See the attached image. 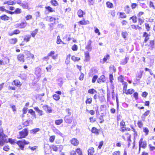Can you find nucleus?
<instances>
[{
	"mask_svg": "<svg viewBox=\"0 0 155 155\" xmlns=\"http://www.w3.org/2000/svg\"><path fill=\"white\" fill-rule=\"evenodd\" d=\"M29 143L28 142L26 141L25 140H21L18 141H17V143L21 150H23L25 145L28 144H29Z\"/></svg>",
	"mask_w": 155,
	"mask_h": 155,
	"instance_id": "obj_1",
	"label": "nucleus"
},
{
	"mask_svg": "<svg viewBox=\"0 0 155 155\" xmlns=\"http://www.w3.org/2000/svg\"><path fill=\"white\" fill-rule=\"evenodd\" d=\"M20 138L25 137L28 135V131L27 128H25L19 132Z\"/></svg>",
	"mask_w": 155,
	"mask_h": 155,
	"instance_id": "obj_2",
	"label": "nucleus"
},
{
	"mask_svg": "<svg viewBox=\"0 0 155 155\" xmlns=\"http://www.w3.org/2000/svg\"><path fill=\"white\" fill-rule=\"evenodd\" d=\"M8 142L7 140L5 139V137L3 136V132L0 134V145L2 146L5 143Z\"/></svg>",
	"mask_w": 155,
	"mask_h": 155,
	"instance_id": "obj_3",
	"label": "nucleus"
},
{
	"mask_svg": "<svg viewBox=\"0 0 155 155\" xmlns=\"http://www.w3.org/2000/svg\"><path fill=\"white\" fill-rule=\"evenodd\" d=\"M143 139H141L139 141V147L143 148H145L147 146V143L145 141H143Z\"/></svg>",
	"mask_w": 155,
	"mask_h": 155,
	"instance_id": "obj_4",
	"label": "nucleus"
},
{
	"mask_svg": "<svg viewBox=\"0 0 155 155\" xmlns=\"http://www.w3.org/2000/svg\"><path fill=\"white\" fill-rule=\"evenodd\" d=\"M65 122L68 123L70 124L72 121V117L69 115H66L64 118Z\"/></svg>",
	"mask_w": 155,
	"mask_h": 155,
	"instance_id": "obj_5",
	"label": "nucleus"
},
{
	"mask_svg": "<svg viewBox=\"0 0 155 155\" xmlns=\"http://www.w3.org/2000/svg\"><path fill=\"white\" fill-rule=\"evenodd\" d=\"M92 42L91 40H89L87 42V46L85 47V49L89 51H91L92 49L91 46V44Z\"/></svg>",
	"mask_w": 155,
	"mask_h": 155,
	"instance_id": "obj_6",
	"label": "nucleus"
},
{
	"mask_svg": "<svg viewBox=\"0 0 155 155\" xmlns=\"http://www.w3.org/2000/svg\"><path fill=\"white\" fill-rule=\"evenodd\" d=\"M84 54L85 59L84 61L86 62L89 61L90 59L89 53L88 51H86L85 52Z\"/></svg>",
	"mask_w": 155,
	"mask_h": 155,
	"instance_id": "obj_7",
	"label": "nucleus"
},
{
	"mask_svg": "<svg viewBox=\"0 0 155 155\" xmlns=\"http://www.w3.org/2000/svg\"><path fill=\"white\" fill-rule=\"evenodd\" d=\"M41 69L39 68H37L35 69V74L38 78L41 77Z\"/></svg>",
	"mask_w": 155,
	"mask_h": 155,
	"instance_id": "obj_8",
	"label": "nucleus"
},
{
	"mask_svg": "<svg viewBox=\"0 0 155 155\" xmlns=\"http://www.w3.org/2000/svg\"><path fill=\"white\" fill-rule=\"evenodd\" d=\"M24 56L23 54H19L18 55L17 58L18 60L20 61L23 62H24Z\"/></svg>",
	"mask_w": 155,
	"mask_h": 155,
	"instance_id": "obj_9",
	"label": "nucleus"
},
{
	"mask_svg": "<svg viewBox=\"0 0 155 155\" xmlns=\"http://www.w3.org/2000/svg\"><path fill=\"white\" fill-rule=\"evenodd\" d=\"M27 25V23L26 22H22L21 23L18 24V27L21 28H25Z\"/></svg>",
	"mask_w": 155,
	"mask_h": 155,
	"instance_id": "obj_10",
	"label": "nucleus"
},
{
	"mask_svg": "<svg viewBox=\"0 0 155 155\" xmlns=\"http://www.w3.org/2000/svg\"><path fill=\"white\" fill-rule=\"evenodd\" d=\"M105 81V77L103 75L101 76L100 78L98 79L97 80L98 83H101L102 82H104Z\"/></svg>",
	"mask_w": 155,
	"mask_h": 155,
	"instance_id": "obj_11",
	"label": "nucleus"
},
{
	"mask_svg": "<svg viewBox=\"0 0 155 155\" xmlns=\"http://www.w3.org/2000/svg\"><path fill=\"white\" fill-rule=\"evenodd\" d=\"M31 38V36L30 35H25L24 37L23 40L24 41H26V42H28Z\"/></svg>",
	"mask_w": 155,
	"mask_h": 155,
	"instance_id": "obj_12",
	"label": "nucleus"
},
{
	"mask_svg": "<svg viewBox=\"0 0 155 155\" xmlns=\"http://www.w3.org/2000/svg\"><path fill=\"white\" fill-rule=\"evenodd\" d=\"M13 82L14 84L16 86L20 87L21 85V83L20 81L18 80H15L13 81Z\"/></svg>",
	"mask_w": 155,
	"mask_h": 155,
	"instance_id": "obj_13",
	"label": "nucleus"
},
{
	"mask_svg": "<svg viewBox=\"0 0 155 155\" xmlns=\"http://www.w3.org/2000/svg\"><path fill=\"white\" fill-rule=\"evenodd\" d=\"M87 151L88 155H93L94 151V148L92 147H91L88 149Z\"/></svg>",
	"mask_w": 155,
	"mask_h": 155,
	"instance_id": "obj_14",
	"label": "nucleus"
},
{
	"mask_svg": "<svg viewBox=\"0 0 155 155\" xmlns=\"http://www.w3.org/2000/svg\"><path fill=\"white\" fill-rule=\"evenodd\" d=\"M71 143L74 146L77 145L78 144L79 142L75 138H73L71 140Z\"/></svg>",
	"mask_w": 155,
	"mask_h": 155,
	"instance_id": "obj_15",
	"label": "nucleus"
},
{
	"mask_svg": "<svg viewBox=\"0 0 155 155\" xmlns=\"http://www.w3.org/2000/svg\"><path fill=\"white\" fill-rule=\"evenodd\" d=\"M78 16L80 18L83 17V15L85 14V13L82 10H79L77 12Z\"/></svg>",
	"mask_w": 155,
	"mask_h": 155,
	"instance_id": "obj_16",
	"label": "nucleus"
},
{
	"mask_svg": "<svg viewBox=\"0 0 155 155\" xmlns=\"http://www.w3.org/2000/svg\"><path fill=\"white\" fill-rule=\"evenodd\" d=\"M9 41L11 44H15L17 42L18 40L17 38H14L10 39Z\"/></svg>",
	"mask_w": 155,
	"mask_h": 155,
	"instance_id": "obj_17",
	"label": "nucleus"
},
{
	"mask_svg": "<svg viewBox=\"0 0 155 155\" xmlns=\"http://www.w3.org/2000/svg\"><path fill=\"white\" fill-rule=\"evenodd\" d=\"M26 56V58H34V55L33 54H31L29 51H28L27 53Z\"/></svg>",
	"mask_w": 155,
	"mask_h": 155,
	"instance_id": "obj_18",
	"label": "nucleus"
},
{
	"mask_svg": "<svg viewBox=\"0 0 155 155\" xmlns=\"http://www.w3.org/2000/svg\"><path fill=\"white\" fill-rule=\"evenodd\" d=\"M15 3L14 2L11 1V0H9L8 1H6L5 2H4V4H8V5H14L15 4Z\"/></svg>",
	"mask_w": 155,
	"mask_h": 155,
	"instance_id": "obj_19",
	"label": "nucleus"
},
{
	"mask_svg": "<svg viewBox=\"0 0 155 155\" xmlns=\"http://www.w3.org/2000/svg\"><path fill=\"white\" fill-rule=\"evenodd\" d=\"M58 84L60 87L61 86L63 83V80L61 78H59L58 79Z\"/></svg>",
	"mask_w": 155,
	"mask_h": 155,
	"instance_id": "obj_20",
	"label": "nucleus"
},
{
	"mask_svg": "<svg viewBox=\"0 0 155 155\" xmlns=\"http://www.w3.org/2000/svg\"><path fill=\"white\" fill-rule=\"evenodd\" d=\"M40 130H41L39 128H36L30 130V133L31 134H35L36 133L39 131Z\"/></svg>",
	"mask_w": 155,
	"mask_h": 155,
	"instance_id": "obj_21",
	"label": "nucleus"
},
{
	"mask_svg": "<svg viewBox=\"0 0 155 155\" xmlns=\"http://www.w3.org/2000/svg\"><path fill=\"white\" fill-rule=\"evenodd\" d=\"M129 59V58L128 57H126L123 60L120 62V64L124 65L127 62V61Z\"/></svg>",
	"mask_w": 155,
	"mask_h": 155,
	"instance_id": "obj_22",
	"label": "nucleus"
},
{
	"mask_svg": "<svg viewBox=\"0 0 155 155\" xmlns=\"http://www.w3.org/2000/svg\"><path fill=\"white\" fill-rule=\"evenodd\" d=\"M1 19L3 20H8L9 19V17L6 15H3L0 17Z\"/></svg>",
	"mask_w": 155,
	"mask_h": 155,
	"instance_id": "obj_23",
	"label": "nucleus"
},
{
	"mask_svg": "<svg viewBox=\"0 0 155 155\" xmlns=\"http://www.w3.org/2000/svg\"><path fill=\"white\" fill-rule=\"evenodd\" d=\"M71 57V55L68 54L67 57L66 59L65 60V63L66 64H69L70 62V58Z\"/></svg>",
	"mask_w": 155,
	"mask_h": 155,
	"instance_id": "obj_24",
	"label": "nucleus"
},
{
	"mask_svg": "<svg viewBox=\"0 0 155 155\" xmlns=\"http://www.w3.org/2000/svg\"><path fill=\"white\" fill-rule=\"evenodd\" d=\"M38 31V29H36L34 31H32L31 33V35L34 38L35 37V35L37 33Z\"/></svg>",
	"mask_w": 155,
	"mask_h": 155,
	"instance_id": "obj_25",
	"label": "nucleus"
},
{
	"mask_svg": "<svg viewBox=\"0 0 155 155\" xmlns=\"http://www.w3.org/2000/svg\"><path fill=\"white\" fill-rule=\"evenodd\" d=\"M123 84L124 85L123 91L124 92V93L127 91V83L126 82H123Z\"/></svg>",
	"mask_w": 155,
	"mask_h": 155,
	"instance_id": "obj_26",
	"label": "nucleus"
},
{
	"mask_svg": "<svg viewBox=\"0 0 155 155\" xmlns=\"http://www.w3.org/2000/svg\"><path fill=\"white\" fill-rule=\"evenodd\" d=\"M58 18H53L52 17H51L49 18V21L51 22H53L54 24H56L55 21L57 20H58Z\"/></svg>",
	"mask_w": 155,
	"mask_h": 155,
	"instance_id": "obj_27",
	"label": "nucleus"
},
{
	"mask_svg": "<svg viewBox=\"0 0 155 155\" xmlns=\"http://www.w3.org/2000/svg\"><path fill=\"white\" fill-rule=\"evenodd\" d=\"M91 131L93 133L97 134H99L98 130L95 127H93L92 128Z\"/></svg>",
	"mask_w": 155,
	"mask_h": 155,
	"instance_id": "obj_28",
	"label": "nucleus"
},
{
	"mask_svg": "<svg viewBox=\"0 0 155 155\" xmlns=\"http://www.w3.org/2000/svg\"><path fill=\"white\" fill-rule=\"evenodd\" d=\"M92 101V98L91 97H87L85 103L86 104H91Z\"/></svg>",
	"mask_w": 155,
	"mask_h": 155,
	"instance_id": "obj_29",
	"label": "nucleus"
},
{
	"mask_svg": "<svg viewBox=\"0 0 155 155\" xmlns=\"http://www.w3.org/2000/svg\"><path fill=\"white\" fill-rule=\"evenodd\" d=\"M45 8L49 12H55L54 10H53L52 8L50 6H46Z\"/></svg>",
	"mask_w": 155,
	"mask_h": 155,
	"instance_id": "obj_30",
	"label": "nucleus"
},
{
	"mask_svg": "<svg viewBox=\"0 0 155 155\" xmlns=\"http://www.w3.org/2000/svg\"><path fill=\"white\" fill-rule=\"evenodd\" d=\"M134 91V90L133 89H130L127 91V92H125L126 94H131Z\"/></svg>",
	"mask_w": 155,
	"mask_h": 155,
	"instance_id": "obj_31",
	"label": "nucleus"
},
{
	"mask_svg": "<svg viewBox=\"0 0 155 155\" xmlns=\"http://www.w3.org/2000/svg\"><path fill=\"white\" fill-rule=\"evenodd\" d=\"M110 58V55L107 54L105 57L103 59V62H102V64H104V62H106L107 60L109 59Z\"/></svg>",
	"mask_w": 155,
	"mask_h": 155,
	"instance_id": "obj_32",
	"label": "nucleus"
},
{
	"mask_svg": "<svg viewBox=\"0 0 155 155\" xmlns=\"http://www.w3.org/2000/svg\"><path fill=\"white\" fill-rule=\"evenodd\" d=\"M88 92L89 93L93 94L95 93H96L97 91L94 89L92 88L89 89L88 91Z\"/></svg>",
	"mask_w": 155,
	"mask_h": 155,
	"instance_id": "obj_33",
	"label": "nucleus"
},
{
	"mask_svg": "<svg viewBox=\"0 0 155 155\" xmlns=\"http://www.w3.org/2000/svg\"><path fill=\"white\" fill-rule=\"evenodd\" d=\"M62 122L63 120L62 119L56 120L55 121V123L57 125H59L62 123Z\"/></svg>",
	"mask_w": 155,
	"mask_h": 155,
	"instance_id": "obj_34",
	"label": "nucleus"
},
{
	"mask_svg": "<svg viewBox=\"0 0 155 155\" xmlns=\"http://www.w3.org/2000/svg\"><path fill=\"white\" fill-rule=\"evenodd\" d=\"M130 19H132L134 23H135L137 22V17L136 16H133L130 18Z\"/></svg>",
	"mask_w": 155,
	"mask_h": 155,
	"instance_id": "obj_35",
	"label": "nucleus"
},
{
	"mask_svg": "<svg viewBox=\"0 0 155 155\" xmlns=\"http://www.w3.org/2000/svg\"><path fill=\"white\" fill-rule=\"evenodd\" d=\"M71 59L74 61H78L80 60V58L78 57H76L73 56L71 57Z\"/></svg>",
	"mask_w": 155,
	"mask_h": 155,
	"instance_id": "obj_36",
	"label": "nucleus"
},
{
	"mask_svg": "<svg viewBox=\"0 0 155 155\" xmlns=\"http://www.w3.org/2000/svg\"><path fill=\"white\" fill-rule=\"evenodd\" d=\"M53 98L56 101H58L60 99L59 95L57 94H54L53 96Z\"/></svg>",
	"mask_w": 155,
	"mask_h": 155,
	"instance_id": "obj_37",
	"label": "nucleus"
},
{
	"mask_svg": "<svg viewBox=\"0 0 155 155\" xmlns=\"http://www.w3.org/2000/svg\"><path fill=\"white\" fill-rule=\"evenodd\" d=\"M51 148L53 150L56 151L58 149V147L55 145H52L51 147Z\"/></svg>",
	"mask_w": 155,
	"mask_h": 155,
	"instance_id": "obj_38",
	"label": "nucleus"
},
{
	"mask_svg": "<svg viewBox=\"0 0 155 155\" xmlns=\"http://www.w3.org/2000/svg\"><path fill=\"white\" fill-rule=\"evenodd\" d=\"M51 3L54 6H57L58 5L57 2L55 0H51Z\"/></svg>",
	"mask_w": 155,
	"mask_h": 155,
	"instance_id": "obj_39",
	"label": "nucleus"
},
{
	"mask_svg": "<svg viewBox=\"0 0 155 155\" xmlns=\"http://www.w3.org/2000/svg\"><path fill=\"white\" fill-rule=\"evenodd\" d=\"M65 111L67 113L68 115H67L70 116L71 114V109L69 108H67L65 110Z\"/></svg>",
	"mask_w": 155,
	"mask_h": 155,
	"instance_id": "obj_40",
	"label": "nucleus"
},
{
	"mask_svg": "<svg viewBox=\"0 0 155 155\" xmlns=\"http://www.w3.org/2000/svg\"><path fill=\"white\" fill-rule=\"evenodd\" d=\"M121 35L125 39L127 35H128V34L127 33V32H122L121 33Z\"/></svg>",
	"mask_w": 155,
	"mask_h": 155,
	"instance_id": "obj_41",
	"label": "nucleus"
},
{
	"mask_svg": "<svg viewBox=\"0 0 155 155\" xmlns=\"http://www.w3.org/2000/svg\"><path fill=\"white\" fill-rule=\"evenodd\" d=\"M21 6H22L23 8H24L27 9L28 8V5L27 3H26L25 4L20 3Z\"/></svg>",
	"mask_w": 155,
	"mask_h": 155,
	"instance_id": "obj_42",
	"label": "nucleus"
},
{
	"mask_svg": "<svg viewBox=\"0 0 155 155\" xmlns=\"http://www.w3.org/2000/svg\"><path fill=\"white\" fill-rule=\"evenodd\" d=\"M106 4L107 7L109 8H111L113 7V4L110 2H107Z\"/></svg>",
	"mask_w": 155,
	"mask_h": 155,
	"instance_id": "obj_43",
	"label": "nucleus"
},
{
	"mask_svg": "<svg viewBox=\"0 0 155 155\" xmlns=\"http://www.w3.org/2000/svg\"><path fill=\"white\" fill-rule=\"evenodd\" d=\"M123 77L122 75H120L118 77V80L119 81L123 83V82H124V80H123Z\"/></svg>",
	"mask_w": 155,
	"mask_h": 155,
	"instance_id": "obj_44",
	"label": "nucleus"
},
{
	"mask_svg": "<svg viewBox=\"0 0 155 155\" xmlns=\"http://www.w3.org/2000/svg\"><path fill=\"white\" fill-rule=\"evenodd\" d=\"M76 152L79 155H82V151L80 149H77L76 150Z\"/></svg>",
	"mask_w": 155,
	"mask_h": 155,
	"instance_id": "obj_45",
	"label": "nucleus"
},
{
	"mask_svg": "<svg viewBox=\"0 0 155 155\" xmlns=\"http://www.w3.org/2000/svg\"><path fill=\"white\" fill-rule=\"evenodd\" d=\"M120 17L122 18H125L127 16L125 13L123 12H120Z\"/></svg>",
	"mask_w": 155,
	"mask_h": 155,
	"instance_id": "obj_46",
	"label": "nucleus"
},
{
	"mask_svg": "<svg viewBox=\"0 0 155 155\" xmlns=\"http://www.w3.org/2000/svg\"><path fill=\"white\" fill-rule=\"evenodd\" d=\"M28 113L31 114L32 115L35 116V112L32 109H30L29 110Z\"/></svg>",
	"mask_w": 155,
	"mask_h": 155,
	"instance_id": "obj_47",
	"label": "nucleus"
},
{
	"mask_svg": "<svg viewBox=\"0 0 155 155\" xmlns=\"http://www.w3.org/2000/svg\"><path fill=\"white\" fill-rule=\"evenodd\" d=\"M126 12L127 13H129L130 12V9L129 6L127 5L125 9Z\"/></svg>",
	"mask_w": 155,
	"mask_h": 155,
	"instance_id": "obj_48",
	"label": "nucleus"
},
{
	"mask_svg": "<svg viewBox=\"0 0 155 155\" xmlns=\"http://www.w3.org/2000/svg\"><path fill=\"white\" fill-rule=\"evenodd\" d=\"M137 124L139 127L141 128L143 126V124L141 121L140 120L138 122Z\"/></svg>",
	"mask_w": 155,
	"mask_h": 155,
	"instance_id": "obj_49",
	"label": "nucleus"
},
{
	"mask_svg": "<svg viewBox=\"0 0 155 155\" xmlns=\"http://www.w3.org/2000/svg\"><path fill=\"white\" fill-rule=\"evenodd\" d=\"M140 6H141L142 8H146L147 7L146 5L144 3H140Z\"/></svg>",
	"mask_w": 155,
	"mask_h": 155,
	"instance_id": "obj_50",
	"label": "nucleus"
},
{
	"mask_svg": "<svg viewBox=\"0 0 155 155\" xmlns=\"http://www.w3.org/2000/svg\"><path fill=\"white\" fill-rule=\"evenodd\" d=\"M52 68L51 65H49L48 67L46 68L47 72H50L51 71V70Z\"/></svg>",
	"mask_w": 155,
	"mask_h": 155,
	"instance_id": "obj_51",
	"label": "nucleus"
},
{
	"mask_svg": "<svg viewBox=\"0 0 155 155\" xmlns=\"http://www.w3.org/2000/svg\"><path fill=\"white\" fill-rule=\"evenodd\" d=\"M150 113V111L149 110H147V111H146L142 115L141 117L143 118V116H144V117H146L148 115V114Z\"/></svg>",
	"mask_w": 155,
	"mask_h": 155,
	"instance_id": "obj_52",
	"label": "nucleus"
},
{
	"mask_svg": "<svg viewBox=\"0 0 155 155\" xmlns=\"http://www.w3.org/2000/svg\"><path fill=\"white\" fill-rule=\"evenodd\" d=\"M10 106L12 108V109L13 111L14 112H15L16 111V107L15 106L13 105H12V104H11L10 105Z\"/></svg>",
	"mask_w": 155,
	"mask_h": 155,
	"instance_id": "obj_53",
	"label": "nucleus"
},
{
	"mask_svg": "<svg viewBox=\"0 0 155 155\" xmlns=\"http://www.w3.org/2000/svg\"><path fill=\"white\" fill-rule=\"evenodd\" d=\"M144 22V20L141 18H138V23L140 25H141Z\"/></svg>",
	"mask_w": 155,
	"mask_h": 155,
	"instance_id": "obj_54",
	"label": "nucleus"
},
{
	"mask_svg": "<svg viewBox=\"0 0 155 155\" xmlns=\"http://www.w3.org/2000/svg\"><path fill=\"white\" fill-rule=\"evenodd\" d=\"M72 49L73 51H77L78 49L77 46L76 45H74L72 46Z\"/></svg>",
	"mask_w": 155,
	"mask_h": 155,
	"instance_id": "obj_55",
	"label": "nucleus"
},
{
	"mask_svg": "<svg viewBox=\"0 0 155 155\" xmlns=\"http://www.w3.org/2000/svg\"><path fill=\"white\" fill-rule=\"evenodd\" d=\"M55 136H51L49 139V141L51 142H53L54 141V139H55Z\"/></svg>",
	"mask_w": 155,
	"mask_h": 155,
	"instance_id": "obj_56",
	"label": "nucleus"
},
{
	"mask_svg": "<svg viewBox=\"0 0 155 155\" xmlns=\"http://www.w3.org/2000/svg\"><path fill=\"white\" fill-rule=\"evenodd\" d=\"M88 2L89 5H93L94 2V0H88Z\"/></svg>",
	"mask_w": 155,
	"mask_h": 155,
	"instance_id": "obj_57",
	"label": "nucleus"
},
{
	"mask_svg": "<svg viewBox=\"0 0 155 155\" xmlns=\"http://www.w3.org/2000/svg\"><path fill=\"white\" fill-rule=\"evenodd\" d=\"M21 9L19 8H16L14 12L16 14H20L21 13Z\"/></svg>",
	"mask_w": 155,
	"mask_h": 155,
	"instance_id": "obj_58",
	"label": "nucleus"
},
{
	"mask_svg": "<svg viewBox=\"0 0 155 155\" xmlns=\"http://www.w3.org/2000/svg\"><path fill=\"white\" fill-rule=\"evenodd\" d=\"M149 6L150 7H152L154 9H155V7L153 3L151 1H150V2Z\"/></svg>",
	"mask_w": 155,
	"mask_h": 155,
	"instance_id": "obj_59",
	"label": "nucleus"
},
{
	"mask_svg": "<svg viewBox=\"0 0 155 155\" xmlns=\"http://www.w3.org/2000/svg\"><path fill=\"white\" fill-rule=\"evenodd\" d=\"M145 26L146 28L147 29V31H149L150 28V27L149 25L147 23H146L145 24Z\"/></svg>",
	"mask_w": 155,
	"mask_h": 155,
	"instance_id": "obj_60",
	"label": "nucleus"
},
{
	"mask_svg": "<svg viewBox=\"0 0 155 155\" xmlns=\"http://www.w3.org/2000/svg\"><path fill=\"white\" fill-rule=\"evenodd\" d=\"M143 130L144 132L146 133V135L148 134L149 132V130L146 127L144 128L143 129Z\"/></svg>",
	"mask_w": 155,
	"mask_h": 155,
	"instance_id": "obj_61",
	"label": "nucleus"
},
{
	"mask_svg": "<svg viewBox=\"0 0 155 155\" xmlns=\"http://www.w3.org/2000/svg\"><path fill=\"white\" fill-rule=\"evenodd\" d=\"M62 41L61 40V39L60 37L59 36H58L57 37V43L58 44H59Z\"/></svg>",
	"mask_w": 155,
	"mask_h": 155,
	"instance_id": "obj_62",
	"label": "nucleus"
},
{
	"mask_svg": "<svg viewBox=\"0 0 155 155\" xmlns=\"http://www.w3.org/2000/svg\"><path fill=\"white\" fill-rule=\"evenodd\" d=\"M97 78H98V77L97 76V75L94 76L93 77L92 79V82L93 83H94L95 82V81H96V80H97Z\"/></svg>",
	"mask_w": 155,
	"mask_h": 155,
	"instance_id": "obj_63",
	"label": "nucleus"
},
{
	"mask_svg": "<svg viewBox=\"0 0 155 155\" xmlns=\"http://www.w3.org/2000/svg\"><path fill=\"white\" fill-rule=\"evenodd\" d=\"M32 18V16L31 15H27L25 17V19L26 20H28L31 19Z\"/></svg>",
	"mask_w": 155,
	"mask_h": 155,
	"instance_id": "obj_64",
	"label": "nucleus"
}]
</instances>
